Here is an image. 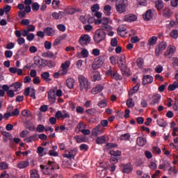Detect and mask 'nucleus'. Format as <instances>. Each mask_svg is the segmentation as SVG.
<instances>
[{"label": "nucleus", "instance_id": "nucleus-45", "mask_svg": "<svg viewBox=\"0 0 178 178\" xmlns=\"http://www.w3.org/2000/svg\"><path fill=\"white\" fill-rule=\"evenodd\" d=\"M110 155H113V156H117L119 158L120 155H122V152L118 150V151H111L110 152Z\"/></svg>", "mask_w": 178, "mask_h": 178}, {"label": "nucleus", "instance_id": "nucleus-11", "mask_svg": "<svg viewBox=\"0 0 178 178\" xmlns=\"http://www.w3.org/2000/svg\"><path fill=\"white\" fill-rule=\"evenodd\" d=\"M92 81H99L101 80V74L99 71H93L90 74Z\"/></svg>", "mask_w": 178, "mask_h": 178}, {"label": "nucleus", "instance_id": "nucleus-31", "mask_svg": "<svg viewBox=\"0 0 178 178\" xmlns=\"http://www.w3.org/2000/svg\"><path fill=\"white\" fill-rule=\"evenodd\" d=\"M157 124L160 127H166L168 126V122H165L163 119L159 118V120H156Z\"/></svg>", "mask_w": 178, "mask_h": 178}, {"label": "nucleus", "instance_id": "nucleus-28", "mask_svg": "<svg viewBox=\"0 0 178 178\" xmlns=\"http://www.w3.org/2000/svg\"><path fill=\"white\" fill-rule=\"evenodd\" d=\"M136 65L139 69H143L144 67V58L139 57L136 60Z\"/></svg>", "mask_w": 178, "mask_h": 178}, {"label": "nucleus", "instance_id": "nucleus-54", "mask_svg": "<svg viewBox=\"0 0 178 178\" xmlns=\"http://www.w3.org/2000/svg\"><path fill=\"white\" fill-rule=\"evenodd\" d=\"M80 151H88V145L86 144H81L79 146Z\"/></svg>", "mask_w": 178, "mask_h": 178}, {"label": "nucleus", "instance_id": "nucleus-40", "mask_svg": "<svg viewBox=\"0 0 178 178\" xmlns=\"http://www.w3.org/2000/svg\"><path fill=\"white\" fill-rule=\"evenodd\" d=\"M126 26H124V25H121L118 28V33L119 34V35H122V33L126 31Z\"/></svg>", "mask_w": 178, "mask_h": 178}, {"label": "nucleus", "instance_id": "nucleus-42", "mask_svg": "<svg viewBox=\"0 0 178 178\" xmlns=\"http://www.w3.org/2000/svg\"><path fill=\"white\" fill-rule=\"evenodd\" d=\"M135 104L133 102V98L127 100V106L128 108H134Z\"/></svg>", "mask_w": 178, "mask_h": 178}, {"label": "nucleus", "instance_id": "nucleus-7", "mask_svg": "<svg viewBox=\"0 0 178 178\" xmlns=\"http://www.w3.org/2000/svg\"><path fill=\"white\" fill-rule=\"evenodd\" d=\"M79 44L84 47V45H88L91 42V38L88 35H82L79 38Z\"/></svg>", "mask_w": 178, "mask_h": 178}, {"label": "nucleus", "instance_id": "nucleus-3", "mask_svg": "<svg viewBox=\"0 0 178 178\" xmlns=\"http://www.w3.org/2000/svg\"><path fill=\"white\" fill-rule=\"evenodd\" d=\"M105 38H106V32L101 29L96 31L94 35V41L96 44H99V42L104 41Z\"/></svg>", "mask_w": 178, "mask_h": 178}, {"label": "nucleus", "instance_id": "nucleus-20", "mask_svg": "<svg viewBox=\"0 0 178 178\" xmlns=\"http://www.w3.org/2000/svg\"><path fill=\"white\" fill-rule=\"evenodd\" d=\"M104 90V86L99 84L97 85L95 88H93L91 90V93L93 95L98 94L99 92H101Z\"/></svg>", "mask_w": 178, "mask_h": 178}, {"label": "nucleus", "instance_id": "nucleus-34", "mask_svg": "<svg viewBox=\"0 0 178 178\" xmlns=\"http://www.w3.org/2000/svg\"><path fill=\"white\" fill-rule=\"evenodd\" d=\"M37 136L38 135L35 134L31 136L27 137L26 138H25V141H26V143H33V141H35V138H37Z\"/></svg>", "mask_w": 178, "mask_h": 178}, {"label": "nucleus", "instance_id": "nucleus-6", "mask_svg": "<svg viewBox=\"0 0 178 178\" xmlns=\"http://www.w3.org/2000/svg\"><path fill=\"white\" fill-rule=\"evenodd\" d=\"M118 66L122 72V76H125L126 77L130 76V71L127 68L126 63H118Z\"/></svg>", "mask_w": 178, "mask_h": 178}, {"label": "nucleus", "instance_id": "nucleus-29", "mask_svg": "<svg viewBox=\"0 0 178 178\" xmlns=\"http://www.w3.org/2000/svg\"><path fill=\"white\" fill-rule=\"evenodd\" d=\"M104 143H106V136H102L100 137L97 138L96 143L99 145V144H104Z\"/></svg>", "mask_w": 178, "mask_h": 178}, {"label": "nucleus", "instance_id": "nucleus-27", "mask_svg": "<svg viewBox=\"0 0 178 178\" xmlns=\"http://www.w3.org/2000/svg\"><path fill=\"white\" fill-rule=\"evenodd\" d=\"M95 62H96V63H98L99 65L102 66V65H104V63H105V56H100L97 57L95 60Z\"/></svg>", "mask_w": 178, "mask_h": 178}, {"label": "nucleus", "instance_id": "nucleus-41", "mask_svg": "<svg viewBox=\"0 0 178 178\" xmlns=\"http://www.w3.org/2000/svg\"><path fill=\"white\" fill-rule=\"evenodd\" d=\"M8 163L3 161L1 163H0V170H6V169H8Z\"/></svg>", "mask_w": 178, "mask_h": 178}, {"label": "nucleus", "instance_id": "nucleus-17", "mask_svg": "<svg viewBox=\"0 0 178 178\" xmlns=\"http://www.w3.org/2000/svg\"><path fill=\"white\" fill-rule=\"evenodd\" d=\"M49 72H44L40 74V77L42 79H43L44 81H46V83H50V81H52V79L49 78Z\"/></svg>", "mask_w": 178, "mask_h": 178}, {"label": "nucleus", "instance_id": "nucleus-15", "mask_svg": "<svg viewBox=\"0 0 178 178\" xmlns=\"http://www.w3.org/2000/svg\"><path fill=\"white\" fill-rule=\"evenodd\" d=\"M124 22H128L129 23H131L137 20V17L133 14L127 15L124 17Z\"/></svg>", "mask_w": 178, "mask_h": 178}, {"label": "nucleus", "instance_id": "nucleus-16", "mask_svg": "<svg viewBox=\"0 0 178 178\" xmlns=\"http://www.w3.org/2000/svg\"><path fill=\"white\" fill-rule=\"evenodd\" d=\"M48 99L51 104H55V101H56V97L55 96L54 90H49L48 92Z\"/></svg>", "mask_w": 178, "mask_h": 178}, {"label": "nucleus", "instance_id": "nucleus-61", "mask_svg": "<svg viewBox=\"0 0 178 178\" xmlns=\"http://www.w3.org/2000/svg\"><path fill=\"white\" fill-rule=\"evenodd\" d=\"M163 70V67H162V65H157L156 67H155V72L156 73H162Z\"/></svg>", "mask_w": 178, "mask_h": 178}, {"label": "nucleus", "instance_id": "nucleus-57", "mask_svg": "<svg viewBox=\"0 0 178 178\" xmlns=\"http://www.w3.org/2000/svg\"><path fill=\"white\" fill-rule=\"evenodd\" d=\"M11 116H19L20 114V111H19V108H16L14 109L13 111L10 113Z\"/></svg>", "mask_w": 178, "mask_h": 178}, {"label": "nucleus", "instance_id": "nucleus-13", "mask_svg": "<svg viewBox=\"0 0 178 178\" xmlns=\"http://www.w3.org/2000/svg\"><path fill=\"white\" fill-rule=\"evenodd\" d=\"M154 81V77L151 75H144L143 78V85L147 86V84H151Z\"/></svg>", "mask_w": 178, "mask_h": 178}, {"label": "nucleus", "instance_id": "nucleus-60", "mask_svg": "<svg viewBox=\"0 0 178 178\" xmlns=\"http://www.w3.org/2000/svg\"><path fill=\"white\" fill-rule=\"evenodd\" d=\"M44 48L46 49H51L52 48V43L49 41L44 42Z\"/></svg>", "mask_w": 178, "mask_h": 178}, {"label": "nucleus", "instance_id": "nucleus-49", "mask_svg": "<svg viewBox=\"0 0 178 178\" xmlns=\"http://www.w3.org/2000/svg\"><path fill=\"white\" fill-rule=\"evenodd\" d=\"M22 26H29L30 24V19H24L20 22Z\"/></svg>", "mask_w": 178, "mask_h": 178}, {"label": "nucleus", "instance_id": "nucleus-38", "mask_svg": "<svg viewBox=\"0 0 178 178\" xmlns=\"http://www.w3.org/2000/svg\"><path fill=\"white\" fill-rule=\"evenodd\" d=\"M42 56L44 58H54L55 54L52 51H47L42 53Z\"/></svg>", "mask_w": 178, "mask_h": 178}, {"label": "nucleus", "instance_id": "nucleus-26", "mask_svg": "<svg viewBox=\"0 0 178 178\" xmlns=\"http://www.w3.org/2000/svg\"><path fill=\"white\" fill-rule=\"evenodd\" d=\"M33 60L36 66H38L39 67H40V66H42L43 65L42 58L37 56V57H34Z\"/></svg>", "mask_w": 178, "mask_h": 178}, {"label": "nucleus", "instance_id": "nucleus-21", "mask_svg": "<svg viewBox=\"0 0 178 178\" xmlns=\"http://www.w3.org/2000/svg\"><path fill=\"white\" fill-rule=\"evenodd\" d=\"M44 33H45L47 37H51L52 34H55V29H54V28L52 27L47 26V28L44 29Z\"/></svg>", "mask_w": 178, "mask_h": 178}, {"label": "nucleus", "instance_id": "nucleus-30", "mask_svg": "<svg viewBox=\"0 0 178 178\" xmlns=\"http://www.w3.org/2000/svg\"><path fill=\"white\" fill-rule=\"evenodd\" d=\"M112 10V7L110 5H106L104 8V15L106 16L111 15V11Z\"/></svg>", "mask_w": 178, "mask_h": 178}, {"label": "nucleus", "instance_id": "nucleus-8", "mask_svg": "<svg viewBox=\"0 0 178 178\" xmlns=\"http://www.w3.org/2000/svg\"><path fill=\"white\" fill-rule=\"evenodd\" d=\"M122 173H131L133 172V170L134 169V167L133 166V164H131L130 162H129L127 164H122Z\"/></svg>", "mask_w": 178, "mask_h": 178}, {"label": "nucleus", "instance_id": "nucleus-58", "mask_svg": "<svg viewBox=\"0 0 178 178\" xmlns=\"http://www.w3.org/2000/svg\"><path fill=\"white\" fill-rule=\"evenodd\" d=\"M76 13V9L74 8H68L66 10L67 15H74Z\"/></svg>", "mask_w": 178, "mask_h": 178}, {"label": "nucleus", "instance_id": "nucleus-59", "mask_svg": "<svg viewBox=\"0 0 178 178\" xmlns=\"http://www.w3.org/2000/svg\"><path fill=\"white\" fill-rule=\"evenodd\" d=\"M22 116H24V118H29V116L31 115V113L30 112V111L24 110L22 112Z\"/></svg>", "mask_w": 178, "mask_h": 178}, {"label": "nucleus", "instance_id": "nucleus-4", "mask_svg": "<svg viewBox=\"0 0 178 178\" xmlns=\"http://www.w3.org/2000/svg\"><path fill=\"white\" fill-rule=\"evenodd\" d=\"M107 76H111V79H113L114 80H116L117 81L118 80H122L123 77L122 75L119 74L117 71L113 70L112 68H110L107 72Z\"/></svg>", "mask_w": 178, "mask_h": 178}, {"label": "nucleus", "instance_id": "nucleus-47", "mask_svg": "<svg viewBox=\"0 0 178 178\" xmlns=\"http://www.w3.org/2000/svg\"><path fill=\"white\" fill-rule=\"evenodd\" d=\"M81 55L83 58H88V50L87 49H83L81 51Z\"/></svg>", "mask_w": 178, "mask_h": 178}, {"label": "nucleus", "instance_id": "nucleus-37", "mask_svg": "<svg viewBox=\"0 0 178 178\" xmlns=\"http://www.w3.org/2000/svg\"><path fill=\"white\" fill-rule=\"evenodd\" d=\"M170 35L172 37V38H174V40L177 39L178 38V30L174 29L170 33Z\"/></svg>", "mask_w": 178, "mask_h": 178}, {"label": "nucleus", "instance_id": "nucleus-2", "mask_svg": "<svg viewBox=\"0 0 178 178\" xmlns=\"http://www.w3.org/2000/svg\"><path fill=\"white\" fill-rule=\"evenodd\" d=\"M127 0H117L115 9L118 13H124L127 8Z\"/></svg>", "mask_w": 178, "mask_h": 178}, {"label": "nucleus", "instance_id": "nucleus-10", "mask_svg": "<svg viewBox=\"0 0 178 178\" xmlns=\"http://www.w3.org/2000/svg\"><path fill=\"white\" fill-rule=\"evenodd\" d=\"M175 79L176 81H174L172 84H170L168 86V91H175L176 88H178V70L177 71V73L175 74Z\"/></svg>", "mask_w": 178, "mask_h": 178}, {"label": "nucleus", "instance_id": "nucleus-55", "mask_svg": "<svg viewBox=\"0 0 178 178\" xmlns=\"http://www.w3.org/2000/svg\"><path fill=\"white\" fill-rule=\"evenodd\" d=\"M86 112L88 115H95V113H97V110L95 108H89L87 109Z\"/></svg>", "mask_w": 178, "mask_h": 178}, {"label": "nucleus", "instance_id": "nucleus-43", "mask_svg": "<svg viewBox=\"0 0 178 178\" xmlns=\"http://www.w3.org/2000/svg\"><path fill=\"white\" fill-rule=\"evenodd\" d=\"M111 163H118L119 162V157H117L116 156L111 155V157L110 159Z\"/></svg>", "mask_w": 178, "mask_h": 178}, {"label": "nucleus", "instance_id": "nucleus-33", "mask_svg": "<svg viewBox=\"0 0 178 178\" xmlns=\"http://www.w3.org/2000/svg\"><path fill=\"white\" fill-rule=\"evenodd\" d=\"M156 41H158V38L156 36H153L149 39L148 45H155V44H156Z\"/></svg>", "mask_w": 178, "mask_h": 178}, {"label": "nucleus", "instance_id": "nucleus-35", "mask_svg": "<svg viewBox=\"0 0 178 178\" xmlns=\"http://www.w3.org/2000/svg\"><path fill=\"white\" fill-rule=\"evenodd\" d=\"M148 1L147 0H137V6H147Z\"/></svg>", "mask_w": 178, "mask_h": 178}, {"label": "nucleus", "instance_id": "nucleus-5", "mask_svg": "<svg viewBox=\"0 0 178 178\" xmlns=\"http://www.w3.org/2000/svg\"><path fill=\"white\" fill-rule=\"evenodd\" d=\"M166 47H168V43L166 42H161L156 47L155 49V55L156 56H159L165 49H166Z\"/></svg>", "mask_w": 178, "mask_h": 178}, {"label": "nucleus", "instance_id": "nucleus-46", "mask_svg": "<svg viewBox=\"0 0 178 178\" xmlns=\"http://www.w3.org/2000/svg\"><path fill=\"white\" fill-rule=\"evenodd\" d=\"M70 66V62L69 60H66L64 63L61 65V68L65 70H67V68Z\"/></svg>", "mask_w": 178, "mask_h": 178}, {"label": "nucleus", "instance_id": "nucleus-18", "mask_svg": "<svg viewBox=\"0 0 178 178\" xmlns=\"http://www.w3.org/2000/svg\"><path fill=\"white\" fill-rule=\"evenodd\" d=\"M152 10H147L145 14L143 15V17L144 20L146 22H149L151 19H152Z\"/></svg>", "mask_w": 178, "mask_h": 178}, {"label": "nucleus", "instance_id": "nucleus-19", "mask_svg": "<svg viewBox=\"0 0 178 178\" xmlns=\"http://www.w3.org/2000/svg\"><path fill=\"white\" fill-rule=\"evenodd\" d=\"M66 86L70 90H73L74 88V79L68 78L66 80Z\"/></svg>", "mask_w": 178, "mask_h": 178}, {"label": "nucleus", "instance_id": "nucleus-25", "mask_svg": "<svg viewBox=\"0 0 178 178\" xmlns=\"http://www.w3.org/2000/svg\"><path fill=\"white\" fill-rule=\"evenodd\" d=\"M172 15H173V12H172L171 10L168 8H165L163 10V15L165 17H170V16H172Z\"/></svg>", "mask_w": 178, "mask_h": 178}, {"label": "nucleus", "instance_id": "nucleus-36", "mask_svg": "<svg viewBox=\"0 0 178 178\" xmlns=\"http://www.w3.org/2000/svg\"><path fill=\"white\" fill-rule=\"evenodd\" d=\"M97 105L99 108H106V106H108V102L106 101V99H104L99 102Z\"/></svg>", "mask_w": 178, "mask_h": 178}, {"label": "nucleus", "instance_id": "nucleus-39", "mask_svg": "<svg viewBox=\"0 0 178 178\" xmlns=\"http://www.w3.org/2000/svg\"><path fill=\"white\" fill-rule=\"evenodd\" d=\"M22 83L15 82L11 85V87H14L15 91H17V90H19V88H22Z\"/></svg>", "mask_w": 178, "mask_h": 178}, {"label": "nucleus", "instance_id": "nucleus-53", "mask_svg": "<svg viewBox=\"0 0 178 178\" xmlns=\"http://www.w3.org/2000/svg\"><path fill=\"white\" fill-rule=\"evenodd\" d=\"M102 67V65H100L98 63H96L95 61L92 65V70H97V69H99Z\"/></svg>", "mask_w": 178, "mask_h": 178}, {"label": "nucleus", "instance_id": "nucleus-22", "mask_svg": "<svg viewBox=\"0 0 178 178\" xmlns=\"http://www.w3.org/2000/svg\"><path fill=\"white\" fill-rule=\"evenodd\" d=\"M136 143L139 147H144L147 144V139L140 136L137 138Z\"/></svg>", "mask_w": 178, "mask_h": 178}, {"label": "nucleus", "instance_id": "nucleus-62", "mask_svg": "<svg viewBox=\"0 0 178 178\" xmlns=\"http://www.w3.org/2000/svg\"><path fill=\"white\" fill-rule=\"evenodd\" d=\"M38 9H40V4H38L37 2L33 3L32 4V10L37 11Z\"/></svg>", "mask_w": 178, "mask_h": 178}, {"label": "nucleus", "instance_id": "nucleus-1", "mask_svg": "<svg viewBox=\"0 0 178 178\" xmlns=\"http://www.w3.org/2000/svg\"><path fill=\"white\" fill-rule=\"evenodd\" d=\"M78 81L79 83V89L81 91H84L87 92L88 90H90V86H91V83H90V81H88V79H87L84 75H79L78 76Z\"/></svg>", "mask_w": 178, "mask_h": 178}, {"label": "nucleus", "instance_id": "nucleus-14", "mask_svg": "<svg viewBox=\"0 0 178 178\" xmlns=\"http://www.w3.org/2000/svg\"><path fill=\"white\" fill-rule=\"evenodd\" d=\"M161 95L159 94H156V95H154L152 97V102L150 103V105H156V104H159L160 101H161Z\"/></svg>", "mask_w": 178, "mask_h": 178}, {"label": "nucleus", "instance_id": "nucleus-44", "mask_svg": "<svg viewBox=\"0 0 178 178\" xmlns=\"http://www.w3.org/2000/svg\"><path fill=\"white\" fill-rule=\"evenodd\" d=\"M100 30H103V31H111L112 27L107 24L106 25H102V29Z\"/></svg>", "mask_w": 178, "mask_h": 178}, {"label": "nucleus", "instance_id": "nucleus-50", "mask_svg": "<svg viewBox=\"0 0 178 178\" xmlns=\"http://www.w3.org/2000/svg\"><path fill=\"white\" fill-rule=\"evenodd\" d=\"M108 124H109V122H108V120H102L100 122L101 127H108Z\"/></svg>", "mask_w": 178, "mask_h": 178}, {"label": "nucleus", "instance_id": "nucleus-24", "mask_svg": "<svg viewBox=\"0 0 178 178\" xmlns=\"http://www.w3.org/2000/svg\"><path fill=\"white\" fill-rule=\"evenodd\" d=\"M155 8L157 10H161L163 9V1L159 0L155 2Z\"/></svg>", "mask_w": 178, "mask_h": 178}, {"label": "nucleus", "instance_id": "nucleus-64", "mask_svg": "<svg viewBox=\"0 0 178 178\" xmlns=\"http://www.w3.org/2000/svg\"><path fill=\"white\" fill-rule=\"evenodd\" d=\"M109 23V18L108 17H103L102 19V26H105Z\"/></svg>", "mask_w": 178, "mask_h": 178}, {"label": "nucleus", "instance_id": "nucleus-9", "mask_svg": "<svg viewBox=\"0 0 178 178\" xmlns=\"http://www.w3.org/2000/svg\"><path fill=\"white\" fill-rule=\"evenodd\" d=\"M175 52H176V47L170 44L168 47L167 51L164 53V55L167 58H172V56H170V55H173L175 54Z\"/></svg>", "mask_w": 178, "mask_h": 178}, {"label": "nucleus", "instance_id": "nucleus-32", "mask_svg": "<svg viewBox=\"0 0 178 178\" xmlns=\"http://www.w3.org/2000/svg\"><path fill=\"white\" fill-rule=\"evenodd\" d=\"M63 156L64 158H67V159H74V156L73 155V150H70L67 153L63 154Z\"/></svg>", "mask_w": 178, "mask_h": 178}, {"label": "nucleus", "instance_id": "nucleus-56", "mask_svg": "<svg viewBox=\"0 0 178 178\" xmlns=\"http://www.w3.org/2000/svg\"><path fill=\"white\" fill-rule=\"evenodd\" d=\"M34 38H35V35H34V33H29L26 36V40L30 42L33 41Z\"/></svg>", "mask_w": 178, "mask_h": 178}, {"label": "nucleus", "instance_id": "nucleus-12", "mask_svg": "<svg viewBox=\"0 0 178 178\" xmlns=\"http://www.w3.org/2000/svg\"><path fill=\"white\" fill-rule=\"evenodd\" d=\"M104 133V128L101 124H98L95 128L92 130V136H99Z\"/></svg>", "mask_w": 178, "mask_h": 178}, {"label": "nucleus", "instance_id": "nucleus-48", "mask_svg": "<svg viewBox=\"0 0 178 178\" xmlns=\"http://www.w3.org/2000/svg\"><path fill=\"white\" fill-rule=\"evenodd\" d=\"M38 133H44V131L45 130V127L42 124H38L36 129Z\"/></svg>", "mask_w": 178, "mask_h": 178}, {"label": "nucleus", "instance_id": "nucleus-52", "mask_svg": "<svg viewBox=\"0 0 178 178\" xmlns=\"http://www.w3.org/2000/svg\"><path fill=\"white\" fill-rule=\"evenodd\" d=\"M59 3H60V2L59 1L53 0L52 6H53L54 9H58V8H59Z\"/></svg>", "mask_w": 178, "mask_h": 178}, {"label": "nucleus", "instance_id": "nucleus-23", "mask_svg": "<svg viewBox=\"0 0 178 178\" xmlns=\"http://www.w3.org/2000/svg\"><path fill=\"white\" fill-rule=\"evenodd\" d=\"M29 165L30 162H29V161H22L17 164V168L19 169H24L25 168H27V166H29Z\"/></svg>", "mask_w": 178, "mask_h": 178}, {"label": "nucleus", "instance_id": "nucleus-63", "mask_svg": "<svg viewBox=\"0 0 178 178\" xmlns=\"http://www.w3.org/2000/svg\"><path fill=\"white\" fill-rule=\"evenodd\" d=\"M76 113L83 115L84 113V108L80 106H76Z\"/></svg>", "mask_w": 178, "mask_h": 178}, {"label": "nucleus", "instance_id": "nucleus-51", "mask_svg": "<svg viewBox=\"0 0 178 178\" xmlns=\"http://www.w3.org/2000/svg\"><path fill=\"white\" fill-rule=\"evenodd\" d=\"M6 58H12L13 56V51L10 50H6L4 53Z\"/></svg>", "mask_w": 178, "mask_h": 178}]
</instances>
